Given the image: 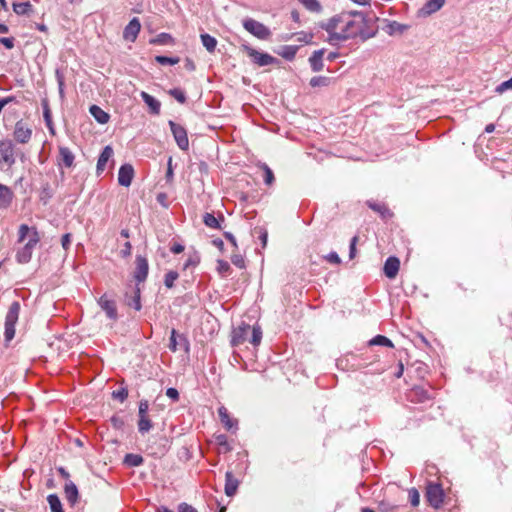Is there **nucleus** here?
I'll use <instances>...</instances> for the list:
<instances>
[{"label": "nucleus", "mask_w": 512, "mask_h": 512, "mask_svg": "<svg viewBox=\"0 0 512 512\" xmlns=\"http://www.w3.org/2000/svg\"><path fill=\"white\" fill-rule=\"evenodd\" d=\"M218 415L221 423L227 430H231L236 427L237 421L230 417L228 410L224 406L218 408Z\"/></svg>", "instance_id": "nucleus-20"}, {"label": "nucleus", "mask_w": 512, "mask_h": 512, "mask_svg": "<svg viewBox=\"0 0 512 512\" xmlns=\"http://www.w3.org/2000/svg\"><path fill=\"white\" fill-rule=\"evenodd\" d=\"M127 304L133 307L135 310L139 311L141 309L140 302V288H136L134 296L127 301Z\"/></svg>", "instance_id": "nucleus-41"}, {"label": "nucleus", "mask_w": 512, "mask_h": 512, "mask_svg": "<svg viewBox=\"0 0 512 512\" xmlns=\"http://www.w3.org/2000/svg\"><path fill=\"white\" fill-rule=\"evenodd\" d=\"M326 259L333 264H340L341 259L336 252H331Z\"/></svg>", "instance_id": "nucleus-61"}, {"label": "nucleus", "mask_w": 512, "mask_h": 512, "mask_svg": "<svg viewBox=\"0 0 512 512\" xmlns=\"http://www.w3.org/2000/svg\"><path fill=\"white\" fill-rule=\"evenodd\" d=\"M225 480V494L231 497L236 493L239 481L229 471L226 472Z\"/></svg>", "instance_id": "nucleus-21"}, {"label": "nucleus", "mask_w": 512, "mask_h": 512, "mask_svg": "<svg viewBox=\"0 0 512 512\" xmlns=\"http://www.w3.org/2000/svg\"><path fill=\"white\" fill-rule=\"evenodd\" d=\"M183 251H184V246L179 243H176L171 247V252H173L174 254H179Z\"/></svg>", "instance_id": "nucleus-63"}, {"label": "nucleus", "mask_w": 512, "mask_h": 512, "mask_svg": "<svg viewBox=\"0 0 512 512\" xmlns=\"http://www.w3.org/2000/svg\"><path fill=\"white\" fill-rule=\"evenodd\" d=\"M370 345H381V346H387V347H394L393 343L389 338L383 335H377L369 342Z\"/></svg>", "instance_id": "nucleus-37"}, {"label": "nucleus", "mask_w": 512, "mask_h": 512, "mask_svg": "<svg viewBox=\"0 0 512 512\" xmlns=\"http://www.w3.org/2000/svg\"><path fill=\"white\" fill-rule=\"evenodd\" d=\"M138 430L141 434L147 433L152 428V422L148 414L138 415Z\"/></svg>", "instance_id": "nucleus-28"}, {"label": "nucleus", "mask_w": 512, "mask_h": 512, "mask_svg": "<svg viewBox=\"0 0 512 512\" xmlns=\"http://www.w3.org/2000/svg\"><path fill=\"white\" fill-rule=\"evenodd\" d=\"M396 508V505H392L387 501H381L378 505V509L380 512H393Z\"/></svg>", "instance_id": "nucleus-46"}, {"label": "nucleus", "mask_w": 512, "mask_h": 512, "mask_svg": "<svg viewBox=\"0 0 512 512\" xmlns=\"http://www.w3.org/2000/svg\"><path fill=\"white\" fill-rule=\"evenodd\" d=\"M140 95L142 100L149 107L150 112L154 115H158L160 113L161 103L147 92L142 91Z\"/></svg>", "instance_id": "nucleus-19"}, {"label": "nucleus", "mask_w": 512, "mask_h": 512, "mask_svg": "<svg viewBox=\"0 0 512 512\" xmlns=\"http://www.w3.org/2000/svg\"><path fill=\"white\" fill-rule=\"evenodd\" d=\"M409 500L413 507H417L420 503V494L417 489L412 488L409 490Z\"/></svg>", "instance_id": "nucleus-44"}, {"label": "nucleus", "mask_w": 512, "mask_h": 512, "mask_svg": "<svg viewBox=\"0 0 512 512\" xmlns=\"http://www.w3.org/2000/svg\"><path fill=\"white\" fill-rule=\"evenodd\" d=\"M14 194L12 190L3 184H0V209H7L13 200Z\"/></svg>", "instance_id": "nucleus-18"}, {"label": "nucleus", "mask_w": 512, "mask_h": 512, "mask_svg": "<svg viewBox=\"0 0 512 512\" xmlns=\"http://www.w3.org/2000/svg\"><path fill=\"white\" fill-rule=\"evenodd\" d=\"M31 257H32V252L24 247L19 249L16 254V259L21 264L28 263L31 260Z\"/></svg>", "instance_id": "nucleus-36"}, {"label": "nucleus", "mask_w": 512, "mask_h": 512, "mask_svg": "<svg viewBox=\"0 0 512 512\" xmlns=\"http://www.w3.org/2000/svg\"><path fill=\"white\" fill-rule=\"evenodd\" d=\"M65 496L66 499L71 503L75 504L78 500V489L76 485L72 481H68L65 483Z\"/></svg>", "instance_id": "nucleus-24"}, {"label": "nucleus", "mask_w": 512, "mask_h": 512, "mask_svg": "<svg viewBox=\"0 0 512 512\" xmlns=\"http://www.w3.org/2000/svg\"><path fill=\"white\" fill-rule=\"evenodd\" d=\"M141 24L138 18H133L123 31V38L134 42L140 32Z\"/></svg>", "instance_id": "nucleus-13"}, {"label": "nucleus", "mask_w": 512, "mask_h": 512, "mask_svg": "<svg viewBox=\"0 0 512 512\" xmlns=\"http://www.w3.org/2000/svg\"><path fill=\"white\" fill-rule=\"evenodd\" d=\"M177 345H178V342H177V338H176V331L173 329L171 332L170 343H169L170 350L175 352L177 350Z\"/></svg>", "instance_id": "nucleus-53"}, {"label": "nucleus", "mask_w": 512, "mask_h": 512, "mask_svg": "<svg viewBox=\"0 0 512 512\" xmlns=\"http://www.w3.org/2000/svg\"><path fill=\"white\" fill-rule=\"evenodd\" d=\"M400 261L397 257H389L384 264V274L389 279H394L399 271Z\"/></svg>", "instance_id": "nucleus-16"}, {"label": "nucleus", "mask_w": 512, "mask_h": 512, "mask_svg": "<svg viewBox=\"0 0 512 512\" xmlns=\"http://www.w3.org/2000/svg\"><path fill=\"white\" fill-rule=\"evenodd\" d=\"M151 43L160 44V45H168L173 43V38L168 33H160L156 36V38L151 40Z\"/></svg>", "instance_id": "nucleus-38"}, {"label": "nucleus", "mask_w": 512, "mask_h": 512, "mask_svg": "<svg viewBox=\"0 0 512 512\" xmlns=\"http://www.w3.org/2000/svg\"><path fill=\"white\" fill-rule=\"evenodd\" d=\"M250 325L241 324L233 330L231 344L232 346H239L245 341H249Z\"/></svg>", "instance_id": "nucleus-11"}, {"label": "nucleus", "mask_w": 512, "mask_h": 512, "mask_svg": "<svg viewBox=\"0 0 512 512\" xmlns=\"http://www.w3.org/2000/svg\"><path fill=\"white\" fill-rule=\"evenodd\" d=\"M324 49L316 50L313 52V54L309 58V63L311 66V69L314 72H319L323 70L324 63H323V56H324Z\"/></svg>", "instance_id": "nucleus-17"}, {"label": "nucleus", "mask_w": 512, "mask_h": 512, "mask_svg": "<svg viewBox=\"0 0 512 512\" xmlns=\"http://www.w3.org/2000/svg\"><path fill=\"white\" fill-rule=\"evenodd\" d=\"M113 155V149L110 146H106L101 152L97 161V171H104L108 160Z\"/></svg>", "instance_id": "nucleus-25"}, {"label": "nucleus", "mask_w": 512, "mask_h": 512, "mask_svg": "<svg viewBox=\"0 0 512 512\" xmlns=\"http://www.w3.org/2000/svg\"><path fill=\"white\" fill-rule=\"evenodd\" d=\"M425 497L433 508H439L444 501V492L440 484L429 482L426 487Z\"/></svg>", "instance_id": "nucleus-6"}, {"label": "nucleus", "mask_w": 512, "mask_h": 512, "mask_svg": "<svg viewBox=\"0 0 512 512\" xmlns=\"http://www.w3.org/2000/svg\"><path fill=\"white\" fill-rule=\"evenodd\" d=\"M201 41L206 50L210 53L214 52L217 40L209 34H201Z\"/></svg>", "instance_id": "nucleus-29"}, {"label": "nucleus", "mask_w": 512, "mask_h": 512, "mask_svg": "<svg viewBox=\"0 0 512 512\" xmlns=\"http://www.w3.org/2000/svg\"><path fill=\"white\" fill-rule=\"evenodd\" d=\"M510 89H512V77L509 80L504 81L500 85H498L496 87V92L502 94L503 92Z\"/></svg>", "instance_id": "nucleus-47"}, {"label": "nucleus", "mask_w": 512, "mask_h": 512, "mask_svg": "<svg viewBox=\"0 0 512 512\" xmlns=\"http://www.w3.org/2000/svg\"><path fill=\"white\" fill-rule=\"evenodd\" d=\"M409 28L408 25H405V24H401L397 21H390L386 27H385V32L390 35V36H393V35H401L403 34L407 29Z\"/></svg>", "instance_id": "nucleus-22"}, {"label": "nucleus", "mask_w": 512, "mask_h": 512, "mask_svg": "<svg viewBox=\"0 0 512 512\" xmlns=\"http://www.w3.org/2000/svg\"><path fill=\"white\" fill-rule=\"evenodd\" d=\"M70 243H71V235L70 234H64L62 236V239H61V244H62V247L65 249V250H68L69 246H70Z\"/></svg>", "instance_id": "nucleus-60"}, {"label": "nucleus", "mask_w": 512, "mask_h": 512, "mask_svg": "<svg viewBox=\"0 0 512 512\" xmlns=\"http://www.w3.org/2000/svg\"><path fill=\"white\" fill-rule=\"evenodd\" d=\"M177 278H178V273L176 271H169L165 275V280H164L165 286L168 288H172L174 285V282L177 280Z\"/></svg>", "instance_id": "nucleus-42"}, {"label": "nucleus", "mask_w": 512, "mask_h": 512, "mask_svg": "<svg viewBox=\"0 0 512 512\" xmlns=\"http://www.w3.org/2000/svg\"><path fill=\"white\" fill-rule=\"evenodd\" d=\"M260 167L264 171V182L267 185H272L274 182V174L272 170L265 163L261 164Z\"/></svg>", "instance_id": "nucleus-40"}, {"label": "nucleus", "mask_w": 512, "mask_h": 512, "mask_svg": "<svg viewBox=\"0 0 512 512\" xmlns=\"http://www.w3.org/2000/svg\"><path fill=\"white\" fill-rule=\"evenodd\" d=\"M368 205L372 210L380 213L383 217L385 214H389L388 208L383 204L369 202Z\"/></svg>", "instance_id": "nucleus-45"}, {"label": "nucleus", "mask_w": 512, "mask_h": 512, "mask_svg": "<svg viewBox=\"0 0 512 512\" xmlns=\"http://www.w3.org/2000/svg\"><path fill=\"white\" fill-rule=\"evenodd\" d=\"M170 95H172L179 103H184L186 101V96L180 89L170 90Z\"/></svg>", "instance_id": "nucleus-49"}, {"label": "nucleus", "mask_w": 512, "mask_h": 512, "mask_svg": "<svg viewBox=\"0 0 512 512\" xmlns=\"http://www.w3.org/2000/svg\"><path fill=\"white\" fill-rule=\"evenodd\" d=\"M217 270L220 274H226L230 270V265L227 261L218 260L217 262Z\"/></svg>", "instance_id": "nucleus-50"}, {"label": "nucleus", "mask_w": 512, "mask_h": 512, "mask_svg": "<svg viewBox=\"0 0 512 512\" xmlns=\"http://www.w3.org/2000/svg\"><path fill=\"white\" fill-rule=\"evenodd\" d=\"M14 138L18 143H28L32 136V130L22 120L15 124Z\"/></svg>", "instance_id": "nucleus-10"}, {"label": "nucleus", "mask_w": 512, "mask_h": 512, "mask_svg": "<svg viewBox=\"0 0 512 512\" xmlns=\"http://www.w3.org/2000/svg\"><path fill=\"white\" fill-rule=\"evenodd\" d=\"M296 49L294 47L288 46L285 48V51L282 53V56L287 60H292L295 57Z\"/></svg>", "instance_id": "nucleus-52"}, {"label": "nucleus", "mask_w": 512, "mask_h": 512, "mask_svg": "<svg viewBox=\"0 0 512 512\" xmlns=\"http://www.w3.org/2000/svg\"><path fill=\"white\" fill-rule=\"evenodd\" d=\"M112 396L113 398L119 399L121 402H123L128 397V392L126 389L122 388L120 390L114 391Z\"/></svg>", "instance_id": "nucleus-51"}, {"label": "nucleus", "mask_w": 512, "mask_h": 512, "mask_svg": "<svg viewBox=\"0 0 512 512\" xmlns=\"http://www.w3.org/2000/svg\"><path fill=\"white\" fill-rule=\"evenodd\" d=\"M243 26L249 33L261 40H266L271 35L270 30L264 24L252 18L245 19Z\"/></svg>", "instance_id": "nucleus-7"}, {"label": "nucleus", "mask_w": 512, "mask_h": 512, "mask_svg": "<svg viewBox=\"0 0 512 512\" xmlns=\"http://www.w3.org/2000/svg\"><path fill=\"white\" fill-rule=\"evenodd\" d=\"M148 272L149 265L147 259L140 255L136 256L134 278L138 284L146 280Z\"/></svg>", "instance_id": "nucleus-9"}, {"label": "nucleus", "mask_w": 512, "mask_h": 512, "mask_svg": "<svg viewBox=\"0 0 512 512\" xmlns=\"http://www.w3.org/2000/svg\"><path fill=\"white\" fill-rule=\"evenodd\" d=\"M445 4V0H428L417 12L418 17H428L439 11Z\"/></svg>", "instance_id": "nucleus-12"}, {"label": "nucleus", "mask_w": 512, "mask_h": 512, "mask_svg": "<svg viewBox=\"0 0 512 512\" xmlns=\"http://www.w3.org/2000/svg\"><path fill=\"white\" fill-rule=\"evenodd\" d=\"M19 312H20V304H19V302L15 301L10 305L9 310L5 317L4 336H5V341L7 343L10 342L15 336V325L18 321Z\"/></svg>", "instance_id": "nucleus-3"}, {"label": "nucleus", "mask_w": 512, "mask_h": 512, "mask_svg": "<svg viewBox=\"0 0 512 512\" xmlns=\"http://www.w3.org/2000/svg\"><path fill=\"white\" fill-rule=\"evenodd\" d=\"M241 50L244 51L258 66H268L278 62V60L270 54L260 52L246 44L241 46Z\"/></svg>", "instance_id": "nucleus-5"}, {"label": "nucleus", "mask_w": 512, "mask_h": 512, "mask_svg": "<svg viewBox=\"0 0 512 512\" xmlns=\"http://www.w3.org/2000/svg\"><path fill=\"white\" fill-rule=\"evenodd\" d=\"M169 126L171 128V132L174 136V139H175L178 147L181 150H188L189 140H188L186 129L183 126L175 123L172 120L169 121Z\"/></svg>", "instance_id": "nucleus-8"}, {"label": "nucleus", "mask_w": 512, "mask_h": 512, "mask_svg": "<svg viewBox=\"0 0 512 512\" xmlns=\"http://www.w3.org/2000/svg\"><path fill=\"white\" fill-rule=\"evenodd\" d=\"M98 304L105 311L107 317L111 320L117 319V308L114 301L108 299L105 295L101 296L98 300Z\"/></svg>", "instance_id": "nucleus-15"}, {"label": "nucleus", "mask_w": 512, "mask_h": 512, "mask_svg": "<svg viewBox=\"0 0 512 512\" xmlns=\"http://www.w3.org/2000/svg\"><path fill=\"white\" fill-rule=\"evenodd\" d=\"M60 161L66 167H71L74 161V155L67 147H60L59 149Z\"/></svg>", "instance_id": "nucleus-27"}, {"label": "nucleus", "mask_w": 512, "mask_h": 512, "mask_svg": "<svg viewBox=\"0 0 512 512\" xmlns=\"http://www.w3.org/2000/svg\"><path fill=\"white\" fill-rule=\"evenodd\" d=\"M143 457L138 454H127L124 459V463L131 467L140 466L143 463Z\"/></svg>", "instance_id": "nucleus-33"}, {"label": "nucleus", "mask_w": 512, "mask_h": 512, "mask_svg": "<svg viewBox=\"0 0 512 512\" xmlns=\"http://www.w3.org/2000/svg\"><path fill=\"white\" fill-rule=\"evenodd\" d=\"M90 113L100 124H106L109 121V114L97 105H92L90 107Z\"/></svg>", "instance_id": "nucleus-26"}, {"label": "nucleus", "mask_w": 512, "mask_h": 512, "mask_svg": "<svg viewBox=\"0 0 512 512\" xmlns=\"http://www.w3.org/2000/svg\"><path fill=\"white\" fill-rule=\"evenodd\" d=\"M178 512H197L192 506L182 503L178 506Z\"/></svg>", "instance_id": "nucleus-62"}, {"label": "nucleus", "mask_w": 512, "mask_h": 512, "mask_svg": "<svg viewBox=\"0 0 512 512\" xmlns=\"http://www.w3.org/2000/svg\"><path fill=\"white\" fill-rule=\"evenodd\" d=\"M26 238H28V241L23 247L33 253L35 246L40 241L39 233L35 227H29L26 224H21L18 229V242L22 243Z\"/></svg>", "instance_id": "nucleus-4"}, {"label": "nucleus", "mask_w": 512, "mask_h": 512, "mask_svg": "<svg viewBox=\"0 0 512 512\" xmlns=\"http://www.w3.org/2000/svg\"><path fill=\"white\" fill-rule=\"evenodd\" d=\"M131 251H132V246H131V243L130 242H126L124 244V247L123 249H121L120 251V255L124 258L128 257L131 255Z\"/></svg>", "instance_id": "nucleus-56"}, {"label": "nucleus", "mask_w": 512, "mask_h": 512, "mask_svg": "<svg viewBox=\"0 0 512 512\" xmlns=\"http://www.w3.org/2000/svg\"><path fill=\"white\" fill-rule=\"evenodd\" d=\"M0 43L4 45L7 49H12L14 47V39L13 38H0Z\"/></svg>", "instance_id": "nucleus-59"}, {"label": "nucleus", "mask_w": 512, "mask_h": 512, "mask_svg": "<svg viewBox=\"0 0 512 512\" xmlns=\"http://www.w3.org/2000/svg\"><path fill=\"white\" fill-rule=\"evenodd\" d=\"M368 20L362 12H348L333 16L327 22L321 24L329 37L330 44H338L351 38L360 36L362 39H368L373 36L366 30Z\"/></svg>", "instance_id": "nucleus-1"}, {"label": "nucleus", "mask_w": 512, "mask_h": 512, "mask_svg": "<svg viewBox=\"0 0 512 512\" xmlns=\"http://www.w3.org/2000/svg\"><path fill=\"white\" fill-rule=\"evenodd\" d=\"M149 402L147 400H141L139 403L138 415H144L148 413Z\"/></svg>", "instance_id": "nucleus-55"}, {"label": "nucleus", "mask_w": 512, "mask_h": 512, "mask_svg": "<svg viewBox=\"0 0 512 512\" xmlns=\"http://www.w3.org/2000/svg\"><path fill=\"white\" fill-rule=\"evenodd\" d=\"M203 221L205 225L210 228H220L218 219L211 213H205L203 216Z\"/></svg>", "instance_id": "nucleus-39"}, {"label": "nucleus", "mask_w": 512, "mask_h": 512, "mask_svg": "<svg viewBox=\"0 0 512 512\" xmlns=\"http://www.w3.org/2000/svg\"><path fill=\"white\" fill-rule=\"evenodd\" d=\"M42 108H43V117L46 123L47 128L49 129L51 134H55L53 121H52V114L49 107V102L47 99H43L41 102Z\"/></svg>", "instance_id": "nucleus-23"}, {"label": "nucleus", "mask_w": 512, "mask_h": 512, "mask_svg": "<svg viewBox=\"0 0 512 512\" xmlns=\"http://www.w3.org/2000/svg\"><path fill=\"white\" fill-rule=\"evenodd\" d=\"M231 261L235 266H237L239 268L244 267V260L241 255H233L231 258Z\"/></svg>", "instance_id": "nucleus-57"}, {"label": "nucleus", "mask_w": 512, "mask_h": 512, "mask_svg": "<svg viewBox=\"0 0 512 512\" xmlns=\"http://www.w3.org/2000/svg\"><path fill=\"white\" fill-rule=\"evenodd\" d=\"M249 342L254 346H258L262 339V331L259 326L250 327Z\"/></svg>", "instance_id": "nucleus-30"}, {"label": "nucleus", "mask_w": 512, "mask_h": 512, "mask_svg": "<svg viewBox=\"0 0 512 512\" xmlns=\"http://www.w3.org/2000/svg\"><path fill=\"white\" fill-rule=\"evenodd\" d=\"M32 9V5L29 2L14 3L13 11L18 15H26Z\"/></svg>", "instance_id": "nucleus-34"}, {"label": "nucleus", "mask_w": 512, "mask_h": 512, "mask_svg": "<svg viewBox=\"0 0 512 512\" xmlns=\"http://www.w3.org/2000/svg\"><path fill=\"white\" fill-rule=\"evenodd\" d=\"M307 10L311 12H320L322 6L318 0H298Z\"/></svg>", "instance_id": "nucleus-35"}, {"label": "nucleus", "mask_w": 512, "mask_h": 512, "mask_svg": "<svg viewBox=\"0 0 512 512\" xmlns=\"http://www.w3.org/2000/svg\"><path fill=\"white\" fill-rule=\"evenodd\" d=\"M166 395L174 401L179 399V392L175 388H168L166 391Z\"/></svg>", "instance_id": "nucleus-58"}, {"label": "nucleus", "mask_w": 512, "mask_h": 512, "mask_svg": "<svg viewBox=\"0 0 512 512\" xmlns=\"http://www.w3.org/2000/svg\"><path fill=\"white\" fill-rule=\"evenodd\" d=\"M134 177V169L130 164H124L118 172V182L121 186L129 187Z\"/></svg>", "instance_id": "nucleus-14"}, {"label": "nucleus", "mask_w": 512, "mask_h": 512, "mask_svg": "<svg viewBox=\"0 0 512 512\" xmlns=\"http://www.w3.org/2000/svg\"><path fill=\"white\" fill-rule=\"evenodd\" d=\"M155 60L161 65H175L179 62V58H171L167 56H156Z\"/></svg>", "instance_id": "nucleus-43"}, {"label": "nucleus", "mask_w": 512, "mask_h": 512, "mask_svg": "<svg viewBox=\"0 0 512 512\" xmlns=\"http://www.w3.org/2000/svg\"><path fill=\"white\" fill-rule=\"evenodd\" d=\"M331 83V78L329 77H326V76H315L313 78L310 79V86L313 87V88H316V87H327L329 86Z\"/></svg>", "instance_id": "nucleus-31"}, {"label": "nucleus", "mask_w": 512, "mask_h": 512, "mask_svg": "<svg viewBox=\"0 0 512 512\" xmlns=\"http://www.w3.org/2000/svg\"><path fill=\"white\" fill-rule=\"evenodd\" d=\"M216 442L224 451H229L231 449L228 444L227 437L223 434L216 436Z\"/></svg>", "instance_id": "nucleus-48"}, {"label": "nucleus", "mask_w": 512, "mask_h": 512, "mask_svg": "<svg viewBox=\"0 0 512 512\" xmlns=\"http://www.w3.org/2000/svg\"><path fill=\"white\" fill-rule=\"evenodd\" d=\"M50 509L52 512H64L62 509L61 501L55 494H51L47 497Z\"/></svg>", "instance_id": "nucleus-32"}, {"label": "nucleus", "mask_w": 512, "mask_h": 512, "mask_svg": "<svg viewBox=\"0 0 512 512\" xmlns=\"http://www.w3.org/2000/svg\"><path fill=\"white\" fill-rule=\"evenodd\" d=\"M172 158L170 157L169 158V161H168V168H167V172H166V178L167 180H171L172 177H173V170H172Z\"/></svg>", "instance_id": "nucleus-64"}, {"label": "nucleus", "mask_w": 512, "mask_h": 512, "mask_svg": "<svg viewBox=\"0 0 512 512\" xmlns=\"http://www.w3.org/2000/svg\"><path fill=\"white\" fill-rule=\"evenodd\" d=\"M357 241H358V236H354L352 239H351V242H350V251H349V257L350 259H353L356 255V244H357Z\"/></svg>", "instance_id": "nucleus-54"}, {"label": "nucleus", "mask_w": 512, "mask_h": 512, "mask_svg": "<svg viewBox=\"0 0 512 512\" xmlns=\"http://www.w3.org/2000/svg\"><path fill=\"white\" fill-rule=\"evenodd\" d=\"M17 152L11 140H0V170L9 171L16 162Z\"/></svg>", "instance_id": "nucleus-2"}]
</instances>
